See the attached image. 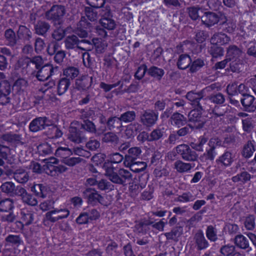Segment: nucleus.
I'll return each instance as SVG.
<instances>
[{
	"mask_svg": "<svg viewBox=\"0 0 256 256\" xmlns=\"http://www.w3.org/2000/svg\"><path fill=\"white\" fill-rule=\"evenodd\" d=\"M104 169L105 170L106 176L114 183L124 184L132 176L130 172L122 168L118 170V174L117 169L110 163L106 164L104 166Z\"/></svg>",
	"mask_w": 256,
	"mask_h": 256,
	"instance_id": "nucleus-1",
	"label": "nucleus"
},
{
	"mask_svg": "<svg viewBox=\"0 0 256 256\" xmlns=\"http://www.w3.org/2000/svg\"><path fill=\"white\" fill-rule=\"evenodd\" d=\"M100 24L103 28H97L96 29V32L103 37L107 36V32L104 29L112 30H114L117 26V22L114 19L110 12L102 16L100 20Z\"/></svg>",
	"mask_w": 256,
	"mask_h": 256,
	"instance_id": "nucleus-2",
	"label": "nucleus"
},
{
	"mask_svg": "<svg viewBox=\"0 0 256 256\" xmlns=\"http://www.w3.org/2000/svg\"><path fill=\"white\" fill-rule=\"evenodd\" d=\"M44 169L45 172L48 175L54 176L57 172L62 173L65 172L67 170V168L64 166H56L54 164H58V160L54 157L44 159Z\"/></svg>",
	"mask_w": 256,
	"mask_h": 256,
	"instance_id": "nucleus-3",
	"label": "nucleus"
},
{
	"mask_svg": "<svg viewBox=\"0 0 256 256\" xmlns=\"http://www.w3.org/2000/svg\"><path fill=\"white\" fill-rule=\"evenodd\" d=\"M241 52V50L235 46H230L228 50L226 58L228 59L230 68L232 72H236L240 68L238 58Z\"/></svg>",
	"mask_w": 256,
	"mask_h": 256,
	"instance_id": "nucleus-4",
	"label": "nucleus"
},
{
	"mask_svg": "<svg viewBox=\"0 0 256 256\" xmlns=\"http://www.w3.org/2000/svg\"><path fill=\"white\" fill-rule=\"evenodd\" d=\"M70 214L69 210L62 206L48 212L45 215V220L55 222L60 220L68 217Z\"/></svg>",
	"mask_w": 256,
	"mask_h": 256,
	"instance_id": "nucleus-5",
	"label": "nucleus"
},
{
	"mask_svg": "<svg viewBox=\"0 0 256 256\" xmlns=\"http://www.w3.org/2000/svg\"><path fill=\"white\" fill-rule=\"evenodd\" d=\"M222 141L218 137L214 136L211 138L208 142L209 148L206 150V152L202 156H200V159L202 161H205L207 160H213L216 155L214 149L221 146Z\"/></svg>",
	"mask_w": 256,
	"mask_h": 256,
	"instance_id": "nucleus-6",
	"label": "nucleus"
},
{
	"mask_svg": "<svg viewBox=\"0 0 256 256\" xmlns=\"http://www.w3.org/2000/svg\"><path fill=\"white\" fill-rule=\"evenodd\" d=\"M226 16L221 14H216L212 12H206L202 16V20L204 24L207 26H212L218 22L224 23Z\"/></svg>",
	"mask_w": 256,
	"mask_h": 256,
	"instance_id": "nucleus-7",
	"label": "nucleus"
},
{
	"mask_svg": "<svg viewBox=\"0 0 256 256\" xmlns=\"http://www.w3.org/2000/svg\"><path fill=\"white\" fill-rule=\"evenodd\" d=\"M50 124L51 122L46 118L40 117L32 120L30 124L29 128L30 131L37 132Z\"/></svg>",
	"mask_w": 256,
	"mask_h": 256,
	"instance_id": "nucleus-8",
	"label": "nucleus"
},
{
	"mask_svg": "<svg viewBox=\"0 0 256 256\" xmlns=\"http://www.w3.org/2000/svg\"><path fill=\"white\" fill-rule=\"evenodd\" d=\"M142 152L141 150L138 147H134L128 150V154L125 156L124 164L126 167H131L134 160L138 158Z\"/></svg>",
	"mask_w": 256,
	"mask_h": 256,
	"instance_id": "nucleus-9",
	"label": "nucleus"
},
{
	"mask_svg": "<svg viewBox=\"0 0 256 256\" xmlns=\"http://www.w3.org/2000/svg\"><path fill=\"white\" fill-rule=\"evenodd\" d=\"M65 14L64 8L62 6H54L46 14L48 19L57 20L61 18Z\"/></svg>",
	"mask_w": 256,
	"mask_h": 256,
	"instance_id": "nucleus-10",
	"label": "nucleus"
},
{
	"mask_svg": "<svg viewBox=\"0 0 256 256\" xmlns=\"http://www.w3.org/2000/svg\"><path fill=\"white\" fill-rule=\"evenodd\" d=\"M234 158V154L230 152H226L216 160V162L219 166L226 168L232 164Z\"/></svg>",
	"mask_w": 256,
	"mask_h": 256,
	"instance_id": "nucleus-11",
	"label": "nucleus"
},
{
	"mask_svg": "<svg viewBox=\"0 0 256 256\" xmlns=\"http://www.w3.org/2000/svg\"><path fill=\"white\" fill-rule=\"evenodd\" d=\"M10 92V84L6 80L2 81L0 84V104H4L9 102L8 96Z\"/></svg>",
	"mask_w": 256,
	"mask_h": 256,
	"instance_id": "nucleus-12",
	"label": "nucleus"
},
{
	"mask_svg": "<svg viewBox=\"0 0 256 256\" xmlns=\"http://www.w3.org/2000/svg\"><path fill=\"white\" fill-rule=\"evenodd\" d=\"M201 108H198L192 110L188 114L189 120L195 123L194 127L196 128H202L204 125V122L201 120Z\"/></svg>",
	"mask_w": 256,
	"mask_h": 256,
	"instance_id": "nucleus-13",
	"label": "nucleus"
},
{
	"mask_svg": "<svg viewBox=\"0 0 256 256\" xmlns=\"http://www.w3.org/2000/svg\"><path fill=\"white\" fill-rule=\"evenodd\" d=\"M158 114L152 110H147L143 114L141 117L142 122L147 126H151L156 121Z\"/></svg>",
	"mask_w": 256,
	"mask_h": 256,
	"instance_id": "nucleus-14",
	"label": "nucleus"
},
{
	"mask_svg": "<svg viewBox=\"0 0 256 256\" xmlns=\"http://www.w3.org/2000/svg\"><path fill=\"white\" fill-rule=\"evenodd\" d=\"M53 72V68L50 64H46L43 66L37 72L36 78L39 80H46Z\"/></svg>",
	"mask_w": 256,
	"mask_h": 256,
	"instance_id": "nucleus-15",
	"label": "nucleus"
},
{
	"mask_svg": "<svg viewBox=\"0 0 256 256\" xmlns=\"http://www.w3.org/2000/svg\"><path fill=\"white\" fill-rule=\"evenodd\" d=\"M18 194L24 203L30 206H36L37 204V200L32 196L28 194L24 188H20Z\"/></svg>",
	"mask_w": 256,
	"mask_h": 256,
	"instance_id": "nucleus-16",
	"label": "nucleus"
},
{
	"mask_svg": "<svg viewBox=\"0 0 256 256\" xmlns=\"http://www.w3.org/2000/svg\"><path fill=\"white\" fill-rule=\"evenodd\" d=\"M74 123L72 124L69 130L68 138L72 141L76 143L81 142L84 138L82 134L74 126Z\"/></svg>",
	"mask_w": 256,
	"mask_h": 256,
	"instance_id": "nucleus-17",
	"label": "nucleus"
},
{
	"mask_svg": "<svg viewBox=\"0 0 256 256\" xmlns=\"http://www.w3.org/2000/svg\"><path fill=\"white\" fill-rule=\"evenodd\" d=\"M254 98L248 94L244 96V98L241 100V102L246 110L253 112L256 108V106L254 104Z\"/></svg>",
	"mask_w": 256,
	"mask_h": 256,
	"instance_id": "nucleus-18",
	"label": "nucleus"
},
{
	"mask_svg": "<svg viewBox=\"0 0 256 256\" xmlns=\"http://www.w3.org/2000/svg\"><path fill=\"white\" fill-rule=\"evenodd\" d=\"M230 41V38L223 33H216L211 38V43L214 44L224 45Z\"/></svg>",
	"mask_w": 256,
	"mask_h": 256,
	"instance_id": "nucleus-19",
	"label": "nucleus"
},
{
	"mask_svg": "<svg viewBox=\"0 0 256 256\" xmlns=\"http://www.w3.org/2000/svg\"><path fill=\"white\" fill-rule=\"evenodd\" d=\"M90 28V24L86 22L84 20H82L79 22L76 33L80 38H85L88 36L87 30Z\"/></svg>",
	"mask_w": 256,
	"mask_h": 256,
	"instance_id": "nucleus-20",
	"label": "nucleus"
},
{
	"mask_svg": "<svg viewBox=\"0 0 256 256\" xmlns=\"http://www.w3.org/2000/svg\"><path fill=\"white\" fill-rule=\"evenodd\" d=\"M163 132L160 129L155 130L152 132L150 136H148L146 132H142L140 134L138 138V140L142 139L144 140L148 138L149 140H154L159 139L162 136Z\"/></svg>",
	"mask_w": 256,
	"mask_h": 256,
	"instance_id": "nucleus-21",
	"label": "nucleus"
},
{
	"mask_svg": "<svg viewBox=\"0 0 256 256\" xmlns=\"http://www.w3.org/2000/svg\"><path fill=\"white\" fill-rule=\"evenodd\" d=\"M80 42L90 43L88 40H82L80 41L76 36H68L65 40L66 47L68 49H72L76 47H78V44Z\"/></svg>",
	"mask_w": 256,
	"mask_h": 256,
	"instance_id": "nucleus-22",
	"label": "nucleus"
},
{
	"mask_svg": "<svg viewBox=\"0 0 256 256\" xmlns=\"http://www.w3.org/2000/svg\"><path fill=\"white\" fill-rule=\"evenodd\" d=\"M84 194L88 197V201L92 203L97 202H101L102 197L94 190L87 189L84 192Z\"/></svg>",
	"mask_w": 256,
	"mask_h": 256,
	"instance_id": "nucleus-23",
	"label": "nucleus"
},
{
	"mask_svg": "<svg viewBox=\"0 0 256 256\" xmlns=\"http://www.w3.org/2000/svg\"><path fill=\"white\" fill-rule=\"evenodd\" d=\"M174 168L179 172H188L194 166V164L186 163L182 160H177L174 164Z\"/></svg>",
	"mask_w": 256,
	"mask_h": 256,
	"instance_id": "nucleus-24",
	"label": "nucleus"
},
{
	"mask_svg": "<svg viewBox=\"0 0 256 256\" xmlns=\"http://www.w3.org/2000/svg\"><path fill=\"white\" fill-rule=\"evenodd\" d=\"M14 178L19 183H24L28 180L29 176L26 170L19 168L14 172Z\"/></svg>",
	"mask_w": 256,
	"mask_h": 256,
	"instance_id": "nucleus-25",
	"label": "nucleus"
},
{
	"mask_svg": "<svg viewBox=\"0 0 256 256\" xmlns=\"http://www.w3.org/2000/svg\"><path fill=\"white\" fill-rule=\"evenodd\" d=\"M207 141L208 138L204 135L200 136L198 141L191 142L190 146L194 150L198 152H202L204 150V146Z\"/></svg>",
	"mask_w": 256,
	"mask_h": 256,
	"instance_id": "nucleus-26",
	"label": "nucleus"
},
{
	"mask_svg": "<svg viewBox=\"0 0 256 256\" xmlns=\"http://www.w3.org/2000/svg\"><path fill=\"white\" fill-rule=\"evenodd\" d=\"M171 122L172 124L180 127L186 124V119L183 115L179 113H174L172 116Z\"/></svg>",
	"mask_w": 256,
	"mask_h": 256,
	"instance_id": "nucleus-27",
	"label": "nucleus"
},
{
	"mask_svg": "<svg viewBox=\"0 0 256 256\" xmlns=\"http://www.w3.org/2000/svg\"><path fill=\"white\" fill-rule=\"evenodd\" d=\"M21 218L20 223L22 226H28L32 224L34 220L32 214L28 211L23 210L21 212Z\"/></svg>",
	"mask_w": 256,
	"mask_h": 256,
	"instance_id": "nucleus-28",
	"label": "nucleus"
},
{
	"mask_svg": "<svg viewBox=\"0 0 256 256\" xmlns=\"http://www.w3.org/2000/svg\"><path fill=\"white\" fill-rule=\"evenodd\" d=\"M191 59L188 54H182L180 56L177 65L180 69H186L190 64Z\"/></svg>",
	"mask_w": 256,
	"mask_h": 256,
	"instance_id": "nucleus-29",
	"label": "nucleus"
},
{
	"mask_svg": "<svg viewBox=\"0 0 256 256\" xmlns=\"http://www.w3.org/2000/svg\"><path fill=\"white\" fill-rule=\"evenodd\" d=\"M243 128L244 131H250L254 126L256 123V118L254 117H248L242 120Z\"/></svg>",
	"mask_w": 256,
	"mask_h": 256,
	"instance_id": "nucleus-30",
	"label": "nucleus"
},
{
	"mask_svg": "<svg viewBox=\"0 0 256 256\" xmlns=\"http://www.w3.org/2000/svg\"><path fill=\"white\" fill-rule=\"evenodd\" d=\"M251 178L250 175L247 172H242L240 174L232 178V180L234 182H240L241 184H244L250 180Z\"/></svg>",
	"mask_w": 256,
	"mask_h": 256,
	"instance_id": "nucleus-31",
	"label": "nucleus"
},
{
	"mask_svg": "<svg viewBox=\"0 0 256 256\" xmlns=\"http://www.w3.org/2000/svg\"><path fill=\"white\" fill-rule=\"evenodd\" d=\"M254 151L255 148L253 143L249 141L244 146L242 154L244 157L249 158L252 156Z\"/></svg>",
	"mask_w": 256,
	"mask_h": 256,
	"instance_id": "nucleus-32",
	"label": "nucleus"
},
{
	"mask_svg": "<svg viewBox=\"0 0 256 256\" xmlns=\"http://www.w3.org/2000/svg\"><path fill=\"white\" fill-rule=\"evenodd\" d=\"M195 239L200 249H204L208 247V244L202 232H198L196 233L195 236Z\"/></svg>",
	"mask_w": 256,
	"mask_h": 256,
	"instance_id": "nucleus-33",
	"label": "nucleus"
},
{
	"mask_svg": "<svg viewBox=\"0 0 256 256\" xmlns=\"http://www.w3.org/2000/svg\"><path fill=\"white\" fill-rule=\"evenodd\" d=\"M202 98V95L200 93H194L192 92H189L186 94V98L192 102V104L198 106L199 100Z\"/></svg>",
	"mask_w": 256,
	"mask_h": 256,
	"instance_id": "nucleus-34",
	"label": "nucleus"
},
{
	"mask_svg": "<svg viewBox=\"0 0 256 256\" xmlns=\"http://www.w3.org/2000/svg\"><path fill=\"white\" fill-rule=\"evenodd\" d=\"M148 73L152 76L157 80H160L164 74V70L156 66H152L149 68Z\"/></svg>",
	"mask_w": 256,
	"mask_h": 256,
	"instance_id": "nucleus-35",
	"label": "nucleus"
},
{
	"mask_svg": "<svg viewBox=\"0 0 256 256\" xmlns=\"http://www.w3.org/2000/svg\"><path fill=\"white\" fill-rule=\"evenodd\" d=\"M70 86V81L68 79L62 78L58 83V92L59 95L64 94L68 90Z\"/></svg>",
	"mask_w": 256,
	"mask_h": 256,
	"instance_id": "nucleus-36",
	"label": "nucleus"
},
{
	"mask_svg": "<svg viewBox=\"0 0 256 256\" xmlns=\"http://www.w3.org/2000/svg\"><path fill=\"white\" fill-rule=\"evenodd\" d=\"M92 42L98 53H102L106 46V44L100 38H94Z\"/></svg>",
	"mask_w": 256,
	"mask_h": 256,
	"instance_id": "nucleus-37",
	"label": "nucleus"
},
{
	"mask_svg": "<svg viewBox=\"0 0 256 256\" xmlns=\"http://www.w3.org/2000/svg\"><path fill=\"white\" fill-rule=\"evenodd\" d=\"M89 80L86 76H83L80 79L76 80V85L78 89L84 90L88 88L90 84H88Z\"/></svg>",
	"mask_w": 256,
	"mask_h": 256,
	"instance_id": "nucleus-38",
	"label": "nucleus"
},
{
	"mask_svg": "<svg viewBox=\"0 0 256 256\" xmlns=\"http://www.w3.org/2000/svg\"><path fill=\"white\" fill-rule=\"evenodd\" d=\"M72 154L71 150L67 148L60 147L56 152V156L61 158V160L66 158Z\"/></svg>",
	"mask_w": 256,
	"mask_h": 256,
	"instance_id": "nucleus-39",
	"label": "nucleus"
},
{
	"mask_svg": "<svg viewBox=\"0 0 256 256\" xmlns=\"http://www.w3.org/2000/svg\"><path fill=\"white\" fill-rule=\"evenodd\" d=\"M136 128L132 124L126 126L124 132H122V137L126 139L130 138L134 136L136 134Z\"/></svg>",
	"mask_w": 256,
	"mask_h": 256,
	"instance_id": "nucleus-40",
	"label": "nucleus"
},
{
	"mask_svg": "<svg viewBox=\"0 0 256 256\" xmlns=\"http://www.w3.org/2000/svg\"><path fill=\"white\" fill-rule=\"evenodd\" d=\"M31 32L26 26H20L18 35L20 38L29 40L31 38Z\"/></svg>",
	"mask_w": 256,
	"mask_h": 256,
	"instance_id": "nucleus-41",
	"label": "nucleus"
},
{
	"mask_svg": "<svg viewBox=\"0 0 256 256\" xmlns=\"http://www.w3.org/2000/svg\"><path fill=\"white\" fill-rule=\"evenodd\" d=\"M13 206V202L11 200L6 198L2 200L0 198V211L8 212L11 210Z\"/></svg>",
	"mask_w": 256,
	"mask_h": 256,
	"instance_id": "nucleus-42",
	"label": "nucleus"
},
{
	"mask_svg": "<svg viewBox=\"0 0 256 256\" xmlns=\"http://www.w3.org/2000/svg\"><path fill=\"white\" fill-rule=\"evenodd\" d=\"M79 74L78 68L74 67H70L65 69L64 71V74L66 77V78H74L76 77Z\"/></svg>",
	"mask_w": 256,
	"mask_h": 256,
	"instance_id": "nucleus-43",
	"label": "nucleus"
},
{
	"mask_svg": "<svg viewBox=\"0 0 256 256\" xmlns=\"http://www.w3.org/2000/svg\"><path fill=\"white\" fill-rule=\"evenodd\" d=\"M235 243L242 248H246L248 246V242L246 238L242 235H238L235 238Z\"/></svg>",
	"mask_w": 256,
	"mask_h": 256,
	"instance_id": "nucleus-44",
	"label": "nucleus"
},
{
	"mask_svg": "<svg viewBox=\"0 0 256 256\" xmlns=\"http://www.w3.org/2000/svg\"><path fill=\"white\" fill-rule=\"evenodd\" d=\"M196 199V196L190 192H186L178 196V201L182 202H192Z\"/></svg>",
	"mask_w": 256,
	"mask_h": 256,
	"instance_id": "nucleus-45",
	"label": "nucleus"
},
{
	"mask_svg": "<svg viewBox=\"0 0 256 256\" xmlns=\"http://www.w3.org/2000/svg\"><path fill=\"white\" fill-rule=\"evenodd\" d=\"M49 26L46 22H39L35 26L36 32L38 34L43 35L48 31Z\"/></svg>",
	"mask_w": 256,
	"mask_h": 256,
	"instance_id": "nucleus-46",
	"label": "nucleus"
},
{
	"mask_svg": "<svg viewBox=\"0 0 256 256\" xmlns=\"http://www.w3.org/2000/svg\"><path fill=\"white\" fill-rule=\"evenodd\" d=\"M2 190L7 194H12L15 190V186L12 182H6L1 186Z\"/></svg>",
	"mask_w": 256,
	"mask_h": 256,
	"instance_id": "nucleus-47",
	"label": "nucleus"
},
{
	"mask_svg": "<svg viewBox=\"0 0 256 256\" xmlns=\"http://www.w3.org/2000/svg\"><path fill=\"white\" fill-rule=\"evenodd\" d=\"M38 150L40 154H48L52 152V148L48 143L40 144L38 146Z\"/></svg>",
	"mask_w": 256,
	"mask_h": 256,
	"instance_id": "nucleus-48",
	"label": "nucleus"
},
{
	"mask_svg": "<svg viewBox=\"0 0 256 256\" xmlns=\"http://www.w3.org/2000/svg\"><path fill=\"white\" fill-rule=\"evenodd\" d=\"M105 155L102 154H98L92 158V161L94 164L96 166H100L103 168L104 162L105 159Z\"/></svg>",
	"mask_w": 256,
	"mask_h": 256,
	"instance_id": "nucleus-49",
	"label": "nucleus"
},
{
	"mask_svg": "<svg viewBox=\"0 0 256 256\" xmlns=\"http://www.w3.org/2000/svg\"><path fill=\"white\" fill-rule=\"evenodd\" d=\"M60 160L62 162L65 164L70 166H72L80 162V158L68 156L66 158L61 160Z\"/></svg>",
	"mask_w": 256,
	"mask_h": 256,
	"instance_id": "nucleus-50",
	"label": "nucleus"
},
{
	"mask_svg": "<svg viewBox=\"0 0 256 256\" xmlns=\"http://www.w3.org/2000/svg\"><path fill=\"white\" fill-rule=\"evenodd\" d=\"M123 158H124L123 156L122 155H121L119 153H114L110 156V161L108 162H105L104 163V165L106 163H110L112 164V166H114L112 164H117V163L120 162L122 160Z\"/></svg>",
	"mask_w": 256,
	"mask_h": 256,
	"instance_id": "nucleus-51",
	"label": "nucleus"
},
{
	"mask_svg": "<svg viewBox=\"0 0 256 256\" xmlns=\"http://www.w3.org/2000/svg\"><path fill=\"white\" fill-rule=\"evenodd\" d=\"M135 113L133 111H129L122 114L120 118V120L127 122H131L135 118Z\"/></svg>",
	"mask_w": 256,
	"mask_h": 256,
	"instance_id": "nucleus-52",
	"label": "nucleus"
},
{
	"mask_svg": "<svg viewBox=\"0 0 256 256\" xmlns=\"http://www.w3.org/2000/svg\"><path fill=\"white\" fill-rule=\"evenodd\" d=\"M27 86V82L23 78L18 79L14 85V88L17 91L24 90Z\"/></svg>",
	"mask_w": 256,
	"mask_h": 256,
	"instance_id": "nucleus-53",
	"label": "nucleus"
},
{
	"mask_svg": "<svg viewBox=\"0 0 256 256\" xmlns=\"http://www.w3.org/2000/svg\"><path fill=\"white\" fill-rule=\"evenodd\" d=\"M216 230L212 226H208L206 230V236L211 241H215L217 240Z\"/></svg>",
	"mask_w": 256,
	"mask_h": 256,
	"instance_id": "nucleus-54",
	"label": "nucleus"
},
{
	"mask_svg": "<svg viewBox=\"0 0 256 256\" xmlns=\"http://www.w3.org/2000/svg\"><path fill=\"white\" fill-rule=\"evenodd\" d=\"M200 8L197 6H192L188 8L189 16L192 20H196L200 17L199 10Z\"/></svg>",
	"mask_w": 256,
	"mask_h": 256,
	"instance_id": "nucleus-55",
	"label": "nucleus"
},
{
	"mask_svg": "<svg viewBox=\"0 0 256 256\" xmlns=\"http://www.w3.org/2000/svg\"><path fill=\"white\" fill-rule=\"evenodd\" d=\"M198 157V156L196 152L192 150L190 148V150H188L183 156V159L186 161H195L197 160Z\"/></svg>",
	"mask_w": 256,
	"mask_h": 256,
	"instance_id": "nucleus-56",
	"label": "nucleus"
},
{
	"mask_svg": "<svg viewBox=\"0 0 256 256\" xmlns=\"http://www.w3.org/2000/svg\"><path fill=\"white\" fill-rule=\"evenodd\" d=\"M254 218L253 216H249L246 218L244 226L246 229L251 230L255 226Z\"/></svg>",
	"mask_w": 256,
	"mask_h": 256,
	"instance_id": "nucleus-57",
	"label": "nucleus"
},
{
	"mask_svg": "<svg viewBox=\"0 0 256 256\" xmlns=\"http://www.w3.org/2000/svg\"><path fill=\"white\" fill-rule=\"evenodd\" d=\"M86 15L88 19L92 22L96 20L98 18L97 12L90 8H86Z\"/></svg>",
	"mask_w": 256,
	"mask_h": 256,
	"instance_id": "nucleus-58",
	"label": "nucleus"
},
{
	"mask_svg": "<svg viewBox=\"0 0 256 256\" xmlns=\"http://www.w3.org/2000/svg\"><path fill=\"white\" fill-rule=\"evenodd\" d=\"M5 36L6 40L10 43V44H13L16 43V40L15 34L14 32L11 29L7 30L6 31Z\"/></svg>",
	"mask_w": 256,
	"mask_h": 256,
	"instance_id": "nucleus-59",
	"label": "nucleus"
},
{
	"mask_svg": "<svg viewBox=\"0 0 256 256\" xmlns=\"http://www.w3.org/2000/svg\"><path fill=\"white\" fill-rule=\"evenodd\" d=\"M238 86L236 83H232L228 86L227 92L229 95L235 96L238 94Z\"/></svg>",
	"mask_w": 256,
	"mask_h": 256,
	"instance_id": "nucleus-60",
	"label": "nucleus"
},
{
	"mask_svg": "<svg viewBox=\"0 0 256 256\" xmlns=\"http://www.w3.org/2000/svg\"><path fill=\"white\" fill-rule=\"evenodd\" d=\"M222 20L224 21L222 24H225L224 28L226 30L227 32L230 33L232 32L236 27L235 22L227 20L226 18L225 20L223 19Z\"/></svg>",
	"mask_w": 256,
	"mask_h": 256,
	"instance_id": "nucleus-61",
	"label": "nucleus"
},
{
	"mask_svg": "<svg viewBox=\"0 0 256 256\" xmlns=\"http://www.w3.org/2000/svg\"><path fill=\"white\" fill-rule=\"evenodd\" d=\"M98 188L102 190H112L113 186L106 180H102L98 184Z\"/></svg>",
	"mask_w": 256,
	"mask_h": 256,
	"instance_id": "nucleus-62",
	"label": "nucleus"
},
{
	"mask_svg": "<svg viewBox=\"0 0 256 256\" xmlns=\"http://www.w3.org/2000/svg\"><path fill=\"white\" fill-rule=\"evenodd\" d=\"M54 203V202L52 200H46L41 202L39 205V207L42 211H46L52 207Z\"/></svg>",
	"mask_w": 256,
	"mask_h": 256,
	"instance_id": "nucleus-63",
	"label": "nucleus"
},
{
	"mask_svg": "<svg viewBox=\"0 0 256 256\" xmlns=\"http://www.w3.org/2000/svg\"><path fill=\"white\" fill-rule=\"evenodd\" d=\"M210 100L212 102L216 104H220L224 102V98L221 94H218L210 97Z\"/></svg>",
	"mask_w": 256,
	"mask_h": 256,
	"instance_id": "nucleus-64",
	"label": "nucleus"
}]
</instances>
